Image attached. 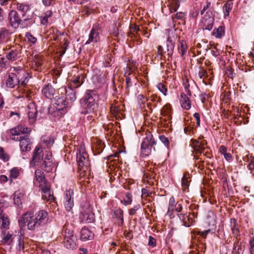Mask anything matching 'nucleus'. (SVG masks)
<instances>
[{"mask_svg": "<svg viewBox=\"0 0 254 254\" xmlns=\"http://www.w3.org/2000/svg\"><path fill=\"white\" fill-rule=\"evenodd\" d=\"M183 225L186 227H190L192 224V220L188 215L182 220Z\"/></svg>", "mask_w": 254, "mask_h": 254, "instance_id": "864d4df0", "label": "nucleus"}, {"mask_svg": "<svg viewBox=\"0 0 254 254\" xmlns=\"http://www.w3.org/2000/svg\"><path fill=\"white\" fill-rule=\"evenodd\" d=\"M35 174L36 180L39 183V187L49 184L47 182L45 177L44 173L42 171L40 170H36L35 172Z\"/></svg>", "mask_w": 254, "mask_h": 254, "instance_id": "4be33fe9", "label": "nucleus"}, {"mask_svg": "<svg viewBox=\"0 0 254 254\" xmlns=\"http://www.w3.org/2000/svg\"><path fill=\"white\" fill-rule=\"evenodd\" d=\"M156 240L153 237L150 236L149 237L148 245L152 247H154L155 246H156Z\"/></svg>", "mask_w": 254, "mask_h": 254, "instance_id": "e2e57ef3", "label": "nucleus"}, {"mask_svg": "<svg viewBox=\"0 0 254 254\" xmlns=\"http://www.w3.org/2000/svg\"><path fill=\"white\" fill-rule=\"evenodd\" d=\"M1 236L2 238L1 242L3 244L10 245L13 241V237L11 234L7 233L5 231H2Z\"/></svg>", "mask_w": 254, "mask_h": 254, "instance_id": "c756f323", "label": "nucleus"}, {"mask_svg": "<svg viewBox=\"0 0 254 254\" xmlns=\"http://www.w3.org/2000/svg\"><path fill=\"white\" fill-rule=\"evenodd\" d=\"M124 204L127 205L131 203L132 201V195L131 194L127 192L126 193V197L125 198L124 200Z\"/></svg>", "mask_w": 254, "mask_h": 254, "instance_id": "603ef678", "label": "nucleus"}, {"mask_svg": "<svg viewBox=\"0 0 254 254\" xmlns=\"http://www.w3.org/2000/svg\"><path fill=\"white\" fill-rule=\"evenodd\" d=\"M91 211L90 204L88 202H83L81 204V213L89 212Z\"/></svg>", "mask_w": 254, "mask_h": 254, "instance_id": "de8ad7c7", "label": "nucleus"}, {"mask_svg": "<svg viewBox=\"0 0 254 254\" xmlns=\"http://www.w3.org/2000/svg\"><path fill=\"white\" fill-rule=\"evenodd\" d=\"M76 160L79 168L87 167L89 165L88 155L82 146H80L78 152L77 153Z\"/></svg>", "mask_w": 254, "mask_h": 254, "instance_id": "0eeeda50", "label": "nucleus"}, {"mask_svg": "<svg viewBox=\"0 0 254 254\" xmlns=\"http://www.w3.org/2000/svg\"><path fill=\"white\" fill-rule=\"evenodd\" d=\"M20 169L17 167H14L9 170V184L13 183V180L16 179L20 175Z\"/></svg>", "mask_w": 254, "mask_h": 254, "instance_id": "a878e982", "label": "nucleus"}, {"mask_svg": "<svg viewBox=\"0 0 254 254\" xmlns=\"http://www.w3.org/2000/svg\"><path fill=\"white\" fill-rule=\"evenodd\" d=\"M130 35H134L133 32H136V33L140 30V28L138 26L136 25H132L130 26Z\"/></svg>", "mask_w": 254, "mask_h": 254, "instance_id": "052dcab7", "label": "nucleus"}, {"mask_svg": "<svg viewBox=\"0 0 254 254\" xmlns=\"http://www.w3.org/2000/svg\"><path fill=\"white\" fill-rule=\"evenodd\" d=\"M244 250L242 249L241 246H238L237 248L236 246H234L233 251L232 252L233 254H243Z\"/></svg>", "mask_w": 254, "mask_h": 254, "instance_id": "6e6d98bb", "label": "nucleus"}, {"mask_svg": "<svg viewBox=\"0 0 254 254\" xmlns=\"http://www.w3.org/2000/svg\"><path fill=\"white\" fill-rule=\"evenodd\" d=\"M137 99L139 102H142V104H144L145 102L148 101V99L142 94H139L137 96Z\"/></svg>", "mask_w": 254, "mask_h": 254, "instance_id": "69168bd1", "label": "nucleus"}, {"mask_svg": "<svg viewBox=\"0 0 254 254\" xmlns=\"http://www.w3.org/2000/svg\"><path fill=\"white\" fill-rule=\"evenodd\" d=\"M52 12L51 10L47 11L41 18V23L43 25H46L48 22V18L52 15Z\"/></svg>", "mask_w": 254, "mask_h": 254, "instance_id": "a19ab883", "label": "nucleus"}, {"mask_svg": "<svg viewBox=\"0 0 254 254\" xmlns=\"http://www.w3.org/2000/svg\"><path fill=\"white\" fill-rule=\"evenodd\" d=\"M83 215V220L87 222V223H91L94 220V214L91 211L89 212H86L82 213Z\"/></svg>", "mask_w": 254, "mask_h": 254, "instance_id": "4c0bfd02", "label": "nucleus"}, {"mask_svg": "<svg viewBox=\"0 0 254 254\" xmlns=\"http://www.w3.org/2000/svg\"><path fill=\"white\" fill-rule=\"evenodd\" d=\"M26 37L28 40L33 44H35L37 41V39L30 33H26Z\"/></svg>", "mask_w": 254, "mask_h": 254, "instance_id": "4d7b16f0", "label": "nucleus"}, {"mask_svg": "<svg viewBox=\"0 0 254 254\" xmlns=\"http://www.w3.org/2000/svg\"><path fill=\"white\" fill-rule=\"evenodd\" d=\"M70 226H64V232H63V236L64 237V239H68L73 236H75L73 235V230L70 228Z\"/></svg>", "mask_w": 254, "mask_h": 254, "instance_id": "72a5a7b5", "label": "nucleus"}, {"mask_svg": "<svg viewBox=\"0 0 254 254\" xmlns=\"http://www.w3.org/2000/svg\"><path fill=\"white\" fill-rule=\"evenodd\" d=\"M66 97L64 100L69 102V107L72 105V104L76 99V92L71 87H68L65 89Z\"/></svg>", "mask_w": 254, "mask_h": 254, "instance_id": "2eb2a0df", "label": "nucleus"}, {"mask_svg": "<svg viewBox=\"0 0 254 254\" xmlns=\"http://www.w3.org/2000/svg\"><path fill=\"white\" fill-rule=\"evenodd\" d=\"M27 114L29 124H33L37 120L38 111L37 106L34 103H30L28 105Z\"/></svg>", "mask_w": 254, "mask_h": 254, "instance_id": "9d476101", "label": "nucleus"}, {"mask_svg": "<svg viewBox=\"0 0 254 254\" xmlns=\"http://www.w3.org/2000/svg\"><path fill=\"white\" fill-rule=\"evenodd\" d=\"M96 94L92 90H88L84 96L81 100V104L83 110L86 112H91L96 110L97 106L95 104Z\"/></svg>", "mask_w": 254, "mask_h": 254, "instance_id": "20e7f679", "label": "nucleus"}, {"mask_svg": "<svg viewBox=\"0 0 254 254\" xmlns=\"http://www.w3.org/2000/svg\"><path fill=\"white\" fill-rule=\"evenodd\" d=\"M94 147L96 150L97 153L99 154L103 151L104 146L101 142H99L98 143L96 144Z\"/></svg>", "mask_w": 254, "mask_h": 254, "instance_id": "5fc2aeb1", "label": "nucleus"}, {"mask_svg": "<svg viewBox=\"0 0 254 254\" xmlns=\"http://www.w3.org/2000/svg\"><path fill=\"white\" fill-rule=\"evenodd\" d=\"M157 88L159 91L162 92L163 95H167V89L165 86L162 83H159L157 85Z\"/></svg>", "mask_w": 254, "mask_h": 254, "instance_id": "3c124183", "label": "nucleus"}, {"mask_svg": "<svg viewBox=\"0 0 254 254\" xmlns=\"http://www.w3.org/2000/svg\"><path fill=\"white\" fill-rule=\"evenodd\" d=\"M174 47L175 41L170 36H169L166 41V50L169 57L173 55Z\"/></svg>", "mask_w": 254, "mask_h": 254, "instance_id": "5701e85b", "label": "nucleus"}, {"mask_svg": "<svg viewBox=\"0 0 254 254\" xmlns=\"http://www.w3.org/2000/svg\"><path fill=\"white\" fill-rule=\"evenodd\" d=\"M225 35V27L224 26H219L218 28H215L212 32V35L215 38L220 39Z\"/></svg>", "mask_w": 254, "mask_h": 254, "instance_id": "cd10ccee", "label": "nucleus"}, {"mask_svg": "<svg viewBox=\"0 0 254 254\" xmlns=\"http://www.w3.org/2000/svg\"><path fill=\"white\" fill-rule=\"evenodd\" d=\"M156 144L153 135L150 132H148L146 133V137L143 139L141 145L155 146Z\"/></svg>", "mask_w": 254, "mask_h": 254, "instance_id": "b1692460", "label": "nucleus"}, {"mask_svg": "<svg viewBox=\"0 0 254 254\" xmlns=\"http://www.w3.org/2000/svg\"><path fill=\"white\" fill-rule=\"evenodd\" d=\"M94 237V233L84 227L80 231V239L82 241H88L92 240Z\"/></svg>", "mask_w": 254, "mask_h": 254, "instance_id": "dca6fc26", "label": "nucleus"}, {"mask_svg": "<svg viewBox=\"0 0 254 254\" xmlns=\"http://www.w3.org/2000/svg\"><path fill=\"white\" fill-rule=\"evenodd\" d=\"M140 208V204L135 205L132 208L130 209L129 211V214L130 215H133L135 214L136 211Z\"/></svg>", "mask_w": 254, "mask_h": 254, "instance_id": "bf43d9fd", "label": "nucleus"}, {"mask_svg": "<svg viewBox=\"0 0 254 254\" xmlns=\"http://www.w3.org/2000/svg\"><path fill=\"white\" fill-rule=\"evenodd\" d=\"M155 150L154 146L141 145V153L143 156H148L152 152V149Z\"/></svg>", "mask_w": 254, "mask_h": 254, "instance_id": "c85d7f7f", "label": "nucleus"}, {"mask_svg": "<svg viewBox=\"0 0 254 254\" xmlns=\"http://www.w3.org/2000/svg\"><path fill=\"white\" fill-rule=\"evenodd\" d=\"M43 149L41 146H37L34 150L32 159L31 161L32 164L35 165L38 163L43 156Z\"/></svg>", "mask_w": 254, "mask_h": 254, "instance_id": "f3484780", "label": "nucleus"}, {"mask_svg": "<svg viewBox=\"0 0 254 254\" xmlns=\"http://www.w3.org/2000/svg\"><path fill=\"white\" fill-rule=\"evenodd\" d=\"M180 103L181 106L185 110H189L191 107V103L190 98L184 93L180 95Z\"/></svg>", "mask_w": 254, "mask_h": 254, "instance_id": "412c9836", "label": "nucleus"}, {"mask_svg": "<svg viewBox=\"0 0 254 254\" xmlns=\"http://www.w3.org/2000/svg\"><path fill=\"white\" fill-rule=\"evenodd\" d=\"M16 8L19 11L25 13L29 10V5L27 3L17 2Z\"/></svg>", "mask_w": 254, "mask_h": 254, "instance_id": "79ce46f5", "label": "nucleus"}, {"mask_svg": "<svg viewBox=\"0 0 254 254\" xmlns=\"http://www.w3.org/2000/svg\"><path fill=\"white\" fill-rule=\"evenodd\" d=\"M10 33L5 28L0 29V44L7 42L9 39Z\"/></svg>", "mask_w": 254, "mask_h": 254, "instance_id": "393cba45", "label": "nucleus"}, {"mask_svg": "<svg viewBox=\"0 0 254 254\" xmlns=\"http://www.w3.org/2000/svg\"><path fill=\"white\" fill-rule=\"evenodd\" d=\"M84 77L82 75L74 76L71 79L70 86L71 88H78L83 83Z\"/></svg>", "mask_w": 254, "mask_h": 254, "instance_id": "6ab92c4d", "label": "nucleus"}, {"mask_svg": "<svg viewBox=\"0 0 254 254\" xmlns=\"http://www.w3.org/2000/svg\"><path fill=\"white\" fill-rule=\"evenodd\" d=\"M180 6V2L177 0H173L171 1L170 6V11L171 12H174L177 10Z\"/></svg>", "mask_w": 254, "mask_h": 254, "instance_id": "37998d69", "label": "nucleus"}, {"mask_svg": "<svg viewBox=\"0 0 254 254\" xmlns=\"http://www.w3.org/2000/svg\"><path fill=\"white\" fill-rule=\"evenodd\" d=\"M20 53L17 49H12L6 55V58L10 61H14L18 59Z\"/></svg>", "mask_w": 254, "mask_h": 254, "instance_id": "bb28decb", "label": "nucleus"}, {"mask_svg": "<svg viewBox=\"0 0 254 254\" xmlns=\"http://www.w3.org/2000/svg\"><path fill=\"white\" fill-rule=\"evenodd\" d=\"M69 102L64 100V97H61L58 98L56 101L54 107L57 112H60L61 114H63L64 109L69 107Z\"/></svg>", "mask_w": 254, "mask_h": 254, "instance_id": "f8f14e48", "label": "nucleus"}, {"mask_svg": "<svg viewBox=\"0 0 254 254\" xmlns=\"http://www.w3.org/2000/svg\"><path fill=\"white\" fill-rule=\"evenodd\" d=\"M42 193V198L50 202L55 201V198L53 195V192L51 190L49 183L40 187Z\"/></svg>", "mask_w": 254, "mask_h": 254, "instance_id": "9b49d317", "label": "nucleus"}, {"mask_svg": "<svg viewBox=\"0 0 254 254\" xmlns=\"http://www.w3.org/2000/svg\"><path fill=\"white\" fill-rule=\"evenodd\" d=\"M82 114H84L86 115L84 117L83 120L84 122H91L93 121L95 118L96 116V110L95 111L91 112H86V110H82Z\"/></svg>", "mask_w": 254, "mask_h": 254, "instance_id": "7c9ffc66", "label": "nucleus"}, {"mask_svg": "<svg viewBox=\"0 0 254 254\" xmlns=\"http://www.w3.org/2000/svg\"><path fill=\"white\" fill-rule=\"evenodd\" d=\"M233 3L232 0L227 1L224 5L223 10L225 18H226L227 16H229L230 11L233 7Z\"/></svg>", "mask_w": 254, "mask_h": 254, "instance_id": "2f4dec72", "label": "nucleus"}, {"mask_svg": "<svg viewBox=\"0 0 254 254\" xmlns=\"http://www.w3.org/2000/svg\"><path fill=\"white\" fill-rule=\"evenodd\" d=\"M114 218H119L120 219V222H119L118 225L119 226H122L124 223V218H123V211L118 208L116 209L114 211Z\"/></svg>", "mask_w": 254, "mask_h": 254, "instance_id": "473e14b6", "label": "nucleus"}, {"mask_svg": "<svg viewBox=\"0 0 254 254\" xmlns=\"http://www.w3.org/2000/svg\"><path fill=\"white\" fill-rule=\"evenodd\" d=\"M1 222V228L3 229H8L10 222L9 218L7 216L1 214H0V222Z\"/></svg>", "mask_w": 254, "mask_h": 254, "instance_id": "c9c22d12", "label": "nucleus"}, {"mask_svg": "<svg viewBox=\"0 0 254 254\" xmlns=\"http://www.w3.org/2000/svg\"><path fill=\"white\" fill-rule=\"evenodd\" d=\"M183 85L185 89V91L189 96H190L191 95V93L190 90V85L189 84V80L188 78L184 79Z\"/></svg>", "mask_w": 254, "mask_h": 254, "instance_id": "09e8293b", "label": "nucleus"}, {"mask_svg": "<svg viewBox=\"0 0 254 254\" xmlns=\"http://www.w3.org/2000/svg\"><path fill=\"white\" fill-rule=\"evenodd\" d=\"M213 11V8L209 9L202 19L200 26L203 30L210 31L212 29L214 23Z\"/></svg>", "mask_w": 254, "mask_h": 254, "instance_id": "39448f33", "label": "nucleus"}, {"mask_svg": "<svg viewBox=\"0 0 254 254\" xmlns=\"http://www.w3.org/2000/svg\"><path fill=\"white\" fill-rule=\"evenodd\" d=\"M210 232V229H208L207 230H205L203 231H198L197 232V234L201 236L203 238H205L206 235L208 233H209Z\"/></svg>", "mask_w": 254, "mask_h": 254, "instance_id": "338daca9", "label": "nucleus"}, {"mask_svg": "<svg viewBox=\"0 0 254 254\" xmlns=\"http://www.w3.org/2000/svg\"><path fill=\"white\" fill-rule=\"evenodd\" d=\"M53 165V160H44L42 164V167L44 171L49 172L52 169Z\"/></svg>", "mask_w": 254, "mask_h": 254, "instance_id": "58836bf2", "label": "nucleus"}, {"mask_svg": "<svg viewBox=\"0 0 254 254\" xmlns=\"http://www.w3.org/2000/svg\"><path fill=\"white\" fill-rule=\"evenodd\" d=\"M174 16L177 19H183L185 16V13L183 12H179L174 15H172L173 19L174 18Z\"/></svg>", "mask_w": 254, "mask_h": 254, "instance_id": "0e129e2a", "label": "nucleus"}, {"mask_svg": "<svg viewBox=\"0 0 254 254\" xmlns=\"http://www.w3.org/2000/svg\"><path fill=\"white\" fill-rule=\"evenodd\" d=\"M187 46L185 41L182 40L180 42V45L179 46L178 49L181 51L182 56L184 55L187 51Z\"/></svg>", "mask_w": 254, "mask_h": 254, "instance_id": "49530a36", "label": "nucleus"}, {"mask_svg": "<svg viewBox=\"0 0 254 254\" xmlns=\"http://www.w3.org/2000/svg\"><path fill=\"white\" fill-rule=\"evenodd\" d=\"M8 20L10 26L14 29L17 28L22 22L18 13L14 10H12L9 12Z\"/></svg>", "mask_w": 254, "mask_h": 254, "instance_id": "6e6552de", "label": "nucleus"}, {"mask_svg": "<svg viewBox=\"0 0 254 254\" xmlns=\"http://www.w3.org/2000/svg\"><path fill=\"white\" fill-rule=\"evenodd\" d=\"M77 241L76 237L73 236L68 239H63V244L66 248L73 250L77 247Z\"/></svg>", "mask_w": 254, "mask_h": 254, "instance_id": "a211bd4d", "label": "nucleus"}, {"mask_svg": "<svg viewBox=\"0 0 254 254\" xmlns=\"http://www.w3.org/2000/svg\"><path fill=\"white\" fill-rule=\"evenodd\" d=\"M69 102L64 100V97H61L58 98L56 101L54 107L57 112H60L61 114H63L64 109L69 107Z\"/></svg>", "mask_w": 254, "mask_h": 254, "instance_id": "ddd939ff", "label": "nucleus"}, {"mask_svg": "<svg viewBox=\"0 0 254 254\" xmlns=\"http://www.w3.org/2000/svg\"><path fill=\"white\" fill-rule=\"evenodd\" d=\"M9 155L4 150L3 148L0 147V159L6 162L9 160Z\"/></svg>", "mask_w": 254, "mask_h": 254, "instance_id": "c03bdc74", "label": "nucleus"}, {"mask_svg": "<svg viewBox=\"0 0 254 254\" xmlns=\"http://www.w3.org/2000/svg\"><path fill=\"white\" fill-rule=\"evenodd\" d=\"M102 32V26L99 23L93 24L92 29L89 34V38L85 44L91 43H97L100 40L99 34Z\"/></svg>", "mask_w": 254, "mask_h": 254, "instance_id": "423d86ee", "label": "nucleus"}, {"mask_svg": "<svg viewBox=\"0 0 254 254\" xmlns=\"http://www.w3.org/2000/svg\"><path fill=\"white\" fill-rule=\"evenodd\" d=\"M250 162L248 164V168L251 171L254 169V158L252 156H250Z\"/></svg>", "mask_w": 254, "mask_h": 254, "instance_id": "680f3d73", "label": "nucleus"}, {"mask_svg": "<svg viewBox=\"0 0 254 254\" xmlns=\"http://www.w3.org/2000/svg\"><path fill=\"white\" fill-rule=\"evenodd\" d=\"M14 203L17 206H20L22 204L21 198L23 196V194L19 191H15L13 194Z\"/></svg>", "mask_w": 254, "mask_h": 254, "instance_id": "e433bc0d", "label": "nucleus"}, {"mask_svg": "<svg viewBox=\"0 0 254 254\" xmlns=\"http://www.w3.org/2000/svg\"><path fill=\"white\" fill-rule=\"evenodd\" d=\"M190 146L193 148L195 154H201L203 152L204 147L198 141L195 139H191Z\"/></svg>", "mask_w": 254, "mask_h": 254, "instance_id": "aec40b11", "label": "nucleus"}, {"mask_svg": "<svg viewBox=\"0 0 254 254\" xmlns=\"http://www.w3.org/2000/svg\"><path fill=\"white\" fill-rule=\"evenodd\" d=\"M74 192L72 190H66L64 193V205L67 211L71 210L74 205Z\"/></svg>", "mask_w": 254, "mask_h": 254, "instance_id": "1a4fd4ad", "label": "nucleus"}, {"mask_svg": "<svg viewBox=\"0 0 254 254\" xmlns=\"http://www.w3.org/2000/svg\"><path fill=\"white\" fill-rule=\"evenodd\" d=\"M42 141L45 143V145L47 148H50L53 145L54 140L52 137L48 136L43 137L42 138Z\"/></svg>", "mask_w": 254, "mask_h": 254, "instance_id": "a18cd8bd", "label": "nucleus"}, {"mask_svg": "<svg viewBox=\"0 0 254 254\" xmlns=\"http://www.w3.org/2000/svg\"><path fill=\"white\" fill-rule=\"evenodd\" d=\"M28 77V73L23 68L11 67L8 73V77L6 81L7 87L13 88L16 85H24Z\"/></svg>", "mask_w": 254, "mask_h": 254, "instance_id": "7ed1b4c3", "label": "nucleus"}, {"mask_svg": "<svg viewBox=\"0 0 254 254\" xmlns=\"http://www.w3.org/2000/svg\"><path fill=\"white\" fill-rule=\"evenodd\" d=\"M56 90L51 83L45 85L42 90V94L48 99L54 98Z\"/></svg>", "mask_w": 254, "mask_h": 254, "instance_id": "4468645a", "label": "nucleus"}, {"mask_svg": "<svg viewBox=\"0 0 254 254\" xmlns=\"http://www.w3.org/2000/svg\"><path fill=\"white\" fill-rule=\"evenodd\" d=\"M31 129L19 125L10 130L11 139L19 141L20 150L22 152H27L31 150L32 142L29 138V133Z\"/></svg>", "mask_w": 254, "mask_h": 254, "instance_id": "f03ea898", "label": "nucleus"}, {"mask_svg": "<svg viewBox=\"0 0 254 254\" xmlns=\"http://www.w3.org/2000/svg\"><path fill=\"white\" fill-rule=\"evenodd\" d=\"M230 224L231 229L233 233L237 235L239 233V228L237 220L235 218H231L230 219Z\"/></svg>", "mask_w": 254, "mask_h": 254, "instance_id": "ea45409f", "label": "nucleus"}, {"mask_svg": "<svg viewBox=\"0 0 254 254\" xmlns=\"http://www.w3.org/2000/svg\"><path fill=\"white\" fill-rule=\"evenodd\" d=\"M198 76L200 79H203V80L204 78L207 76L206 71L203 68L200 69Z\"/></svg>", "mask_w": 254, "mask_h": 254, "instance_id": "13d9d810", "label": "nucleus"}, {"mask_svg": "<svg viewBox=\"0 0 254 254\" xmlns=\"http://www.w3.org/2000/svg\"><path fill=\"white\" fill-rule=\"evenodd\" d=\"M48 213L41 210L32 215L31 212H27L23 214L18 220L19 226L24 227L27 223V228L29 230H35L45 224L48 221Z\"/></svg>", "mask_w": 254, "mask_h": 254, "instance_id": "f257e3e1", "label": "nucleus"}, {"mask_svg": "<svg viewBox=\"0 0 254 254\" xmlns=\"http://www.w3.org/2000/svg\"><path fill=\"white\" fill-rule=\"evenodd\" d=\"M189 174L187 173H184L182 178V186L183 190L189 188L190 181L189 180Z\"/></svg>", "mask_w": 254, "mask_h": 254, "instance_id": "f704fd0d", "label": "nucleus"}, {"mask_svg": "<svg viewBox=\"0 0 254 254\" xmlns=\"http://www.w3.org/2000/svg\"><path fill=\"white\" fill-rule=\"evenodd\" d=\"M159 139L165 146L168 148L170 145L169 139L164 135H160Z\"/></svg>", "mask_w": 254, "mask_h": 254, "instance_id": "8fccbe9b", "label": "nucleus"}, {"mask_svg": "<svg viewBox=\"0 0 254 254\" xmlns=\"http://www.w3.org/2000/svg\"><path fill=\"white\" fill-rule=\"evenodd\" d=\"M249 245H250V252L251 254L253 253V250L254 248V237H252L249 241Z\"/></svg>", "mask_w": 254, "mask_h": 254, "instance_id": "774afa93", "label": "nucleus"}]
</instances>
